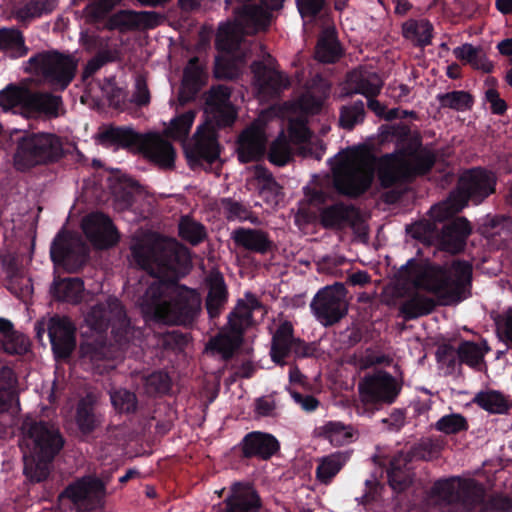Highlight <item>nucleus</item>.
Instances as JSON below:
<instances>
[{
    "label": "nucleus",
    "instance_id": "obj_1",
    "mask_svg": "<svg viewBox=\"0 0 512 512\" xmlns=\"http://www.w3.org/2000/svg\"><path fill=\"white\" fill-rule=\"evenodd\" d=\"M133 261L147 272L139 284L145 291L137 299L142 314L165 324H182L200 306L198 294L177 284L190 269L188 250L176 240L154 234L134 237Z\"/></svg>",
    "mask_w": 512,
    "mask_h": 512
},
{
    "label": "nucleus",
    "instance_id": "obj_2",
    "mask_svg": "<svg viewBox=\"0 0 512 512\" xmlns=\"http://www.w3.org/2000/svg\"><path fill=\"white\" fill-rule=\"evenodd\" d=\"M434 161L433 153L426 149L387 154L376 161L366 147L349 148L335 156L333 185L340 194L357 197L370 188L376 167L381 185L390 187L398 181L427 172Z\"/></svg>",
    "mask_w": 512,
    "mask_h": 512
},
{
    "label": "nucleus",
    "instance_id": "obj_3",
    "mask_svg": "<svg viewBox=\"0 0 512 512\" xmlns=\"http://www.w3.org/2000/svg\"><path fill=\"white\" fill-rule=\"evenodd\" d=\"M330 85L320 80L319 86L305 93L297 103H292L287 107L285 113L289 120V136L287 139L284 132L273 141L270 146L268 157L271 163L284 166L292 158V146L297 147L299 153L305 157H313L320 160L324 154V144L318 138H312L306 127V119L303 114L294 117L297 110L305 114H314L318 112L328 96Z\"/></svg>",
    "mask_w": 512,
    "mask_h": 512
},
{
    "label": "nucleus",
    "instance_id": "obj_4",
    "mask_svg": "<svg viewBox=\"0 0 512 512\" xmlns=\"http://www.w3.org/2000/svg\"><path fill=\"white\" fill-rule=\"evenodd\" d=\"M283 1L261 0V6L245 5L236 13L233 23L220 25L216 45L227 55L216 58L214 70L216 77L233 79L239 75L242 60L236 57L232 61V57L239 49L243 36L265 29L270 21V11L279 9Z\"/></svg>",
    "mask_w": 512,
    "mask_h": 512
},
{
    "label": "nucleus",
    "instance_id": "obj_5",
    "mask_svg": "<svg viewBox=\"0 0 512 512\" xmlns=\"http://www.w3.org/2000/svg\"><path fill=\"white\" fill-rule=\"evenodd\" d=\"M472 274L467 262H453L448 269L427 261L411 259L402 267L399 277L417 289L430 292L442 304L459 302L466 297Z\"/></svg>",
    "mask_w": 512,
    "mask_h": 512
},
{
    "label": "nucleus",
    "instance_id": "obj_6",
    "mask_svg": "<svg viewBox=\"0 0 512 512\" xmlns=\"http://www.w3.org/2000/svg\"><path fill=\"white\" fill-rule=\"evenodd\" d=\"M496 177L483 169H472L459 179L457 190L450 197L430 209V220H423L412 227L413 236L428 239L433 236L436 222H442L453 216L466 205L468 200L479 204L495 190Z\"/></svg>",
    "mask_w": 512,
    "mask_h": 512
},
{
    "label": "nucleus",
    "instance_id": "obj_7",
    "mask_svg": "<svg viewBox=\"0 0 512 512\" xmlns=\"http://www.w3.org/2000/svg\"><path fill=\"white\" fill-rule=\"evenodd\" d=\"M231 91L227 86L213 87L206 100V113L210 120L197 128L194 143L185 148L186 156L190 162L205 161L212 163L219 157L215 125L229 126L237 116L236 110L230 103Z\"/></svg>",
    "mask_w": 512,
    "mask_h": 512
},
{
    "label": "nucleus",
    "instance_id": "obj_8",
    "mask_svg": "<svg viewBox=\"0 0 512 512\" xmlns=\"http://www.w3.org/2000/svg\"><path fill=\"white\" fill-rule=\"evenodd\" d=\"M21 449L24 473L33 481H42L49 474V463L59 452L63 440L54 426L43 422L25 423Z\"/></svg>",
    "mask_w": 512,
    "mask_h": 512
},
{
    "label": "nucleus",
    "instance_id": "obj_9",
    "mask_svg": "<svg viewBox=\"0 0 512 512\" xmlns=\"http://www.w3.org/2000/svg\"><path fill=\"white\" fill-rule=\"evenodd\" d=\"M100 139L105 144L141 152L145 158L161 168H172L174 165V148L159 134L142 135L130 127H110L101 133Z\"/></svg>",
    "mask_w": 512,
    "mask_h": 512
},
{
    "label": "nucleus",
    "instance_id": "obj_10",
    "mask_svg": "<svg viewBox=\"0 0 512 512\" xmlns=\"http://www.w3.org/2000/svg\"><path fill=\"white\" fill-rule=\"evenodd\" d=\"M85 323L96 334H102L111 326V334L118 343L129 342L141 334L130 325L120 301L114 297L91 306L85 314Z\"/></svg>",
    "mask_w": 512,
    "mask_h": 512
},
{
    "label": "nucleus",
    "instance_id": "obj_11",
    "mask_svg": "<svg viewBox=\"0 0 512 512\" xmlns=\"http://www.w3.org/2000/svg\"><path fill=\"white\" fill-rule=\"evenodd\" d=\"M24 70L41 77L56 90H64L74 79L77 70L76 59L57 51L38 53L25 62Z\"/></svg>",
    "mask_w": 512,
    "mask_h": 512
},
{
    "label": "nucleus",
    "instance_id": "obj_12",
    "mask_svg": "<svg viewBox=\"0 0 512 512\" xmlns=\"http://www.w3.org/2000/svg\"><path fill=\"white\" fill-rule=\"evenodd\" d=\"M62 153L59 138L53 134H33L24 137L14 156L17 169L25 170L37 164L57 159Z\"/></svg>",
    "mask_w": 512,
    "mask_h": 512
},
{
    "label": "nucleus",
    "instance_id": "obj_13",
    "mask_svg": "<svg viewBox=\"0 0 512 512\" xmlns=\"http://www.w3.org/2000/svg\"><path fill=\"white\" fill-rule=\"evenodd\" d=\"M401 389L402 380L384 370L365 375L358 384L360 402L365 406L392 404Z\"/></svg>",
    "mask_w": 512,
    "mask_h": 512
},
{
    "label": "nucleus",
    "instance_id": "obj_14",
    "mask_svg": "<svg viewBox=\"0 0 512 512\" xmlns=\"http://www.w3.org/2000/svg\"><path fill=\"white\" fill-rule=\"evenodd\" d=\"M347 291L343 284L335 283L319 290L310 307L315 318L324 326L340 321L348 311Z\"/></svg>",
    "mask_w": 512,
    "mask_h": 512
},
{
    "label": "nucleus",
    "instance_id": "obj_15",
    "mask_svg": "<svg viewBox=\"0 0 512 512\" xmlns=\"http://www.w3.org/2000/svg\"><path fill=\"white\" fill-rule=\"evenodd\" d=\"M433 492L446 502H460L467 511H470L474 503L481 499L483 487L472 479L451 478L436 482Z\"/></svg>",
    "mask_w": 512,
    "mask_h": 512
},
{
    "label": "nucleus",
    "instance_id": "obj_16",
    "mask_svg": "<svg viewBox=\"0 0 512 512\" xmlns=\"http://www.w3.org/2000/svg\"><path fill=\"white\" fill-rule=\"evenodd\" d=\"M62 496L71 500L77 512H88L103 505L105 486L99 479L88 476L68 486Z\"/></svg>",
    "mask_w": 512,
    "mask_h": 512
},
{
    "label": "nucleus",
    "instance_id": "obj_17",
    "mask_svg": "<svg viewBox=\"0 0 512 512\" xmlns=\"http://www.w3.org/2000/svg\"><path fill=\"white\" fill-rule=\"evenodd\" d=\"M269 114V112H265L260 115L258 119L240 134L237 147L240 162L257 161L264 155L266 143L264 124Z\"/></svg>",
    "mask_w": 512,
    "mask_h": 512
},
{
    "label": "nucleus",
    "instance_id": "obj_18",
    "mask_svg": "<svg viewBox=\"0 0 512 512\" xmlns=\"http://www.w3.org/2000/svg\"><path fill=\"white\" fill-rule=\"evenodd\" d=\"M76 328L67 317L54 316L48 322V334L54 355L68 358L76 347Z\"/></svg>",
    "mask_w": 512,
    "mask_h": 512
},
{
    "label": "nucleus",
    "instance_id": "obj_19",
    "mask_svg": "<svg viewBox=\"0 0 512 512\" xmlns=\"http://www.w3.org/2000/svg\"><path fill=\"white\" fill-rule=\"evenodd\" d=\"M86 237L97 248H108L117 243L119 236L111 220L102 213H92L82 221Z\"/></svg>",
    "mask_w": 512,
    "mask_h": 512
},
{
    "label": "nucleus",
    "instance_id": "obj_20",
    "mask_svg": "<svg viewBox=\"0 0 512 512\" xmlns=\"http://www.w3.org/2000/svg\"><path fill=\"white\" fill-rule=\"evenodd\" d=\"M254 86L261 99L279 93L289 85L288 78L278 70L261 63H253Z\"/></svg>",
    "mask_w": 512,
    "mask_h": 512
},
{
    "label": "nucleus",
    "instance_id": "obj_21",
    "mask_svg": "<svg viewBox=\"0 0 512 512\" xmlns=\"http://www.w3.org/2000/svg\"><path fill=\"white\" fill-rule=\"evenodd\" d=\"M303 343L293 336V326L290 322H283L276 330L272 339L271 357L272 360L283 365L284 358L291 352L297 355L304 354L302 352Z\"/></svg>",
    "mask_w": 512,
    "mask_h": 512
},
{
    "label": "nucleus",
    "instance_id": "obj_22",
    "mask_svg": "<svg viewBox=\"0 0 512 512\" xmlns=\"http://www.w3.org/2000/svg\"><path fill=\"white\" fill-rule=\"evenodd\" d=\"M160 17L154 12L120 11L112 15L108 21L110 29L121 32L136 29H150L156 27Z\"/></svg>",
    "mask_w": 512,
    "mask_h": 512
},
{
    "label": "nucleus",
    "instance_id": "obj_23",
    "mask_svg": "<svg viewBox=\"0 0 512 512\" xmlns=\"http://www.w3.org/2000/svg\"><path fill=\"white\" fill-rule=\"evenodd\" d=\"M313 436L329 442L334 447H341L352 443L358 437V433L350 424L330 420L316 426Z\"/></svg>",
    "mask_w": 512,
    "mask_h": 512
},
{
    "label": "nucleus",
    "instance_id": "obj_24",
    "mask_svg": "<svg viewBox=\"0 0 512 512\" xmlns=\"http://www.w3.org/2000/svg\"><path fill=\"white\" fill-rule=\"evenodd\" d=\"M231 238L238 247L258 254H266L273 247L269 234L260 229L237 228Z\"/></svg>",
    "mask_w": 512,
    "mask_h": 512
},
{
    "label": "nucleus",
    "instance_id": "obj_25",
    "mask_svg": "<svg viewBox=\"0 0 512 512\" xmlns=\"http://www.w3.org/2000/svg\"><path fill=\"white\" fill-rule=\"evenodd\" d=\"M242 449L247 457L258 456L267 459L279 449V443L270 434L252 432L244 438Z\"/></svg>",
    "mask_w": 512,
    "mask_h": 512
},
{
    "label": "nucleus",
    "instance_id": "obj_26",
    "mask_svg": "<svg viewBox=\"0 0 512 512\" xmlns=\"http://www.w3.org/2000/svg\"><path fill=\"white\" fill-rule=\"evenodd\" d=\"M259 499L248 486L239 483L232 487V495L226 499L225 512H257Z\"/></svg>",
    "mask_w": 512,
    "mask_h": 512
},
{
    "label": "nucleus",
    "instance_id": "obj_27",
    "mask_svg": "<svg viewBox=\"0 0 512 512\" xmlns=\"http://www.w3.org/2000/svg\"><path fill=\"white\" fill-rule=\"evenodd\" d=\"M260 307L258 300L252 294H246L240 299L235 309L228 317L230 330L236 333H242L252 322V312Z\"/></svg>",
    "mask_w": 512,
    "mask_h": 512
},
{
    "label": "nucleus",
    "instance_id": "obj_28",
    "mask_svg": "<svg viewBox=\"0 0 512 512\" xmlns=\"http://www.w3.org/2000/svg\"><path fill=\"white\" fill-rule=\"evenodd\" d=\"M40 113L55 118L63 113V103L60 96L50 93H33L30 91L27 114Z\"/></svg>",
    "mask_w": 512,
    "mask_h": 512
},
{
    "label": "nucleus",
    "instance_id": "obj_29",
    "mask_svg": "<svg viewBox=\"0 0 512 512\" xmlns=\"http://www.w3.org/2000/svg\"><path fill=\"white\" fill-rule=\"evenodd\" d=\"M85 247L78 236L59 234L52 243L50 254L54 262H64L74 254H84Z\"/></svg>",
    "mask_w": 512,
    "mask_h": 512
},
{
    "label": "nucleus",
    "instance_id": "obj_30",
    "mask_svg": "<svg viewBox=\"0 0 512 512\" xmlns=\"http://www.w3.org/2000/svg\"><path fill=\"white\" fill-rule=\"evenodd\" d=\"M350 458L349 452L337 451L318 459L316 477L319 482L328 484L339 473Z\"/></svg>",
    "mask_w": 512,
    "mask_h": 512
},
{
    "label": "nucleus",
    "instance_id": "obj_31",
    "mask_svg": "<svg viewBox=\"0 0 512 512\" xmlns=\"http://www.w3.org/2000/svg\"><path fill=\"white\" fill-rule=\"evenodd\" d=\"M471 233V226L465 218H456L448 224L442 236L445 248L451 252L462 249L465 239Z\"/></svg>",
    "mask_w": 512,
    "mask_h": 512
},
{
    "label": "nucleus",
    "instance_id": "obj_32",
    "mask_svg": "<svg viewBox=\"0 0 512 512\" xmlns=\"http://www.w3.org/2000/svg\"><path fill=\"white\" fill-rule=\"evenodd\" d=\"M349 85L354 93L366 98L375 97L381 90L382 80L375 72L354 71L349 75Z\"/></svg>",
    "mask_w": 512,
    "mask_h": 512
},
{
    "label": "nucleus",
    "instance_id": "obj_33",
    "mask_svg": "<svg viewBox=\"0 0 512 512\" xmlns=\"http://www.w3.org/2000/svg\"><path fill=\"white\" fill-rule=\"evenodd\" d=\"M30 90L17 85H8L0 91V107L4 111L27 113Z\"/></svg>",
    "mask_w": 512,
    "mask_h": 512
},
{
    "label": "nucleus",
    "instance_id": "obj_34",
    "mask_svg": "<svg viewBox=\"0 0 512 512\" xmlns=\"http://www.w3.org/2000/svg\"><path fill=\"white\" fill-rule=\"evenodd\" d=\"M209 291L206 307L211 317H216L227 300V290L223 277L219 273H211L207 279Z\"/></svg>",
    "mask_w": 512,
    "mask_h": 512
},
{
    "label": "nucleus",
    "instance_id": "obj_35",
    "mask_svg": "<svg viewBox=\"0 0 512 512\" xmlns=\"http://www.w3.org/2000/svg\"><path fill=\"white\" fill-rule=\"evenodd\" d=\"M94 404L95 399L88 395L77 405L75 421L79 430L84 434L91 433L102 422L101 415L94 411Z\"/></svg>",
    "mask_w": 512,
    "mask_h": 512
},
{
    "label": "nucleus",
    "instance_id": "obj_36",
    "mask_svg": "<svg viewBox=\"0 0 512 512\" xmlns=\"http://www.w3.org/2000/svg\"><path fill=\"white\" fill-rule=\"evenodd\" d=\"M435 302L432 298L419 292H412L403 301L400 312L407 320L415 319L432 312Z\"/></svg>",
    "mask_w": 512,
    "mask_h": 512
},
{
    "label": "nucleus",
    "instance_id": "obj_37",
    "mask_svg": "<svg viewBox=\"0 0 512 512\" xmlns=\"http://www.w3.org/2000/svg\"><path fill=\"white\" fill-rule=\"evenodd\" d=\"M83 282L79 278H65L55 280L51 287V293L58 301L77 303L82 297Z\"/></svg>",
    "mask_w": 512,
    "mask_h": 512
},
{
    "label": "nucleus",
    "instance_id": "obj_38",
    "mask_svg": "<svg viewBox=\"0 0 512 512\" xmlns=\"http://www.w3.org/2000/svg\"><path fill=\"white\" fill-rule=\"evenodd\" d=\"M355 215L352 206L335 204L322 210L321 223L327 228H340L351 222Z\"/></svg>",
    "mask_w": 512,
    "mask_h": 512
},
{
    "label": "nucleus",
    "instance_id": "obj_39",
    "mask_svg": "<svg viewBox=\"0 0 512 512\" xmlns=\"http://www.w3.org/2000/svg\"><path fill=\"white\" fill-rule=\"evenodd\" d=\"M433 27L427 20L406 21L402 26L403 36L419 46H426L431 42Z\"/></svg>",
    "mask_w": 512,
    "mask_h": 512
},
{
    "label": "nucleus",
    "instance_id": "obj_40",
    "mask_svg": "<svg viewBox=\"0 0 512 512\" xmlns=\"http://www.w3.org/2000/svg\"><path fill=\"white\" fill-rule=\"evenodd\" d=\"M453 53L457 59L471 65L475 69L489 72L493 67L483 50L471 44H463L462 46L456 47Z\"/></svg>",
    "mask_w": 512,
    "mask_h": 512
},
{
    "label": "nucleus",
    "instance_id": "obj_41",
    "mask_svg": "<svg viewBox=\"0 0 512 512\" xmlns=\"http://www.w3.org/2000/svg\"><path fill=\"white\" fill-rule=\"evenodd\" d=\"M341 55V48L334 30L327 29L321 34L316 46V58L325 63L336 61Z\"/></svg>",
    "mask_w": 512,
    "mask_h": 512
},
{
    "label": "nucleus",
    "instance_id": "obj_42",
    "mask_svg": "<svg viewBox=\"0 0 512 512\" xmlns=\"http://www.w3.org/2000/svg\"><path fill=\"white\" fill-rule=\"evenodd\" d=\"M0 48L14 58L22 57L28 52L22 34L14 28L0 29Z\"/></svg>",
    "mask_w": 512,
    "mask_h": 512
},
{
    "label": "nucleus",
    "instance_id": "obj_43",
    "mask_svg": "<svg viewBox=\"0 0 512 512\" xmlns=\"http://www.w3.org/2000/svg\"><path fill=\"white\" fill-rule=\"evenodd\" d=\"M407 464V456L404 454L397 455L392 461L390 465V469L388 470V478L390 486L395 491L404 490L410 483V474L405 466Z\"/></svg>",
    "mask_w": 512,
    "mask_h": 512
},
{
    "label": "nucleus",
    "instance_id": "obj_44",
    "mask_svg": "<svg viewBox=\"0 0 512 512\" xmlns=\"http://www.w3.org/2000/svg\"><path fill=\"white\" fill-rule=\"evenodd\" d=\"M241 333L231 330L230 333H220L218 336L210 340L207 349L215 351L222 355L223 358H229L234 350L240 344Z\"/></svg>",
    "mask_w": 512,
    "mask_h": 512
},
{
    "label": "nucleus",
    "instance_id": "obj_45",
    "mask_svg": "<svg viewBox=\"0 0 512 512\" xmlns=\"http://www.w3.org/2000/svg\"><path fill=\"white\" fill-rule=\"evenodd\" d=\"M17 379L9 367L0 368V412L7 409L16 393Z\"/></svg>",
    "mask_w": 512,
    "mask_h": 512
},
{
    "label": "nucleus",
    "instance_id": "obj_46",
    "mask_svg": "<svg viewBox=\"0 0 512 512\" xmlns=\"http://www.w3.org/2000/svg\"><path fill=\"white\" fill-rule=\"evenodd\" d=\"M195 119V112L189 110L170 121L165 134L175 140H185Z\"/></svg>",
    "mask_w": 512,
    "mask_h": 512
},
{
    "label": "nucleus",
    "instance_id": "obj_47",
    "mask_svg": "<svg viewBox=\"0 0 512 512\" xmlns=\"http://www.w3.org/2000/svg\"><path fill=\"white\" fill-rule=\"evenodd\" d=\"M476 508H478L477 512H512V500L502 495L485 498L483 492L481 499L474 503L470 511Z\"/></svg>",
    "mask_w": 512,
    "mask_h": 512
},
{
    "label": "nucleus",
    "instance_id": "obj_48",
    "mask_svg": "<svg viewBox=\"0 0 512 512\" xmlns=\"http://www.w3.org/2000/svg\"><path fill=\"white\" fill-rule=\"evenodd\" d=\"M474 403L490 413H503L507 409L505 398L497 391L479 392Z\"/></svg>",
    "mask_w": 512,
    "mask_h": 512
},
{
    "label": "nucleus",
    "instance_id": "obj_49",
    "mask_svg": "<svg viewBox=\"0 0 512 512\" xmlns=\"http://www.w3.org/2000/svg\"><path fill=\"white\" fill-rule=\"evenodd\" d=\"M435 428L446 435L457 434L468 430L467 419L459 413H451L442 416L436 423Z\"/></svg>",
    "mask_w": 512,
    "mask_h": 512
},
{
    "label": "nucleus",
    "instance_id": "obj_50",
    "mask_svg": "<svg viewBox=\"0 0 512 512\" xmlns=\"http://www.w3.org/2000/svg\"><path fill=\"white\" fill-rule=\"evenodd\" d=\"M179 234L184 240L193 245L203 241L206 236L204 226L189 217H183L181 219L179 223Z\"/></svg>",
    "mask_w": 512,
    "mask_h": 512
},
{
    "label": "nucleus",
    "instance_id": "obj_51",
    "mask_svg": "<svg viewBox=\"0 0 512 512\" xmlns=\"http://www.w3.org/2000/svg\"><path fill=\"white\" fill-rule=\"evenodd\" d=\"M0 346L4 352L11 355H22L29 350V339L22 333L14 331L4 338H0Z\"/></svg>",
    "mask_w": 512,
    "mask_h": 512
},
{
    "label": "nucleus",
    "instance_id": "obj_52",
    "mask_svg": "<svg viewBox=\"0 0 512 512\" xmlns=\"http://www.w3.org/2000/svg\"><path fill=\"white\" fill-rule=\"evenodd\" d=\"M364 115V104L362 101H358L342 108L339 121L343 128L352 129L364 120Z\"/></svg>",
    "mask_w": 512,
    "mask_h": 512
},
{
    "label": "nucleus",
    "instance_id": "obj_53",
    "mask_svg": "<svg viewBox=\"0 0 512 512\" xmlns=\"http://www.w3.org/2000/svg\"><path fill=\"white\" fill-rule=\"evenodd\" d=\"M58 0H30L25 8L18 12L22 19L39 17L52 12L57 6Z\"/></svg>",
    "mask_w": 512,
    "mask_h": 512
},
{
    "label": "nucleus",
    "instance_id": "obj_54",
    "mask_svg": "<svg viewBox=\"0 0 512 512\" xmlns=\"http://www.w3.org/2000/svg\"><path fill=\"white\" fill-rule=\"evenodd\" d=\"M114 408L119 412L130 413L136 410V396L126 389H119L110 394Z\"/></svg>",
    "mask_w": 512,
    "mask_h": 512
},
{
    "label": "nucleus",
    "instance_id": "obj_55",
    "mask_svg": "<svg viewBox=\"0 0 512 512\" xmlns=\"http://www.w3.org/2000/svg\"><path fill=\"white\" fill-rule=\"evenodd\" d=\"M204 72L197 59H191L184 70L183 84L197 90L204 82Z\"/></svg>",
    "mask_w": 512,
    "mask_h": 512
},
{
    "label": "nucleus",
    "instance_id": "obj_56",
    "mask_svg": "<svg viewBox=\"0 0 512 512\" xmlns=\"http://www.w3.org/2000/svg\"><path fill=\"white\" fill-rule=\"evenodd\" d=\"M439 101L443 107H449L459 111H463L471 105V97L464 91H454L440 95Z\"/></svg>",
    "mask_w": 512,
    "mask_h": 512
},
{
    "label": "nucleus",
    "instance_id": "obj_57",
    "mask_svg": "<svg viewBox=\"0 0 512 512\" xmlns=\"http://www.w3.org/2000/svg\"><path fill=\"white\" fill-rule=\"evenodd\" d=\"M458 354L461 361L470 366L478 365L484 357L483 349L471 342L462 343L458 348Z\"/></svg>",
    "mask_w": 512,
    "mask_h": 512
},
{
    "label": "nucleus",
    "instance_id": "obj_58",
    "mask_svg": "<svg viewBox=\"0 0 512 512\" xmlns=\"http://www.w3.org/2000/svg\"><path fill=\"white\" fill-rule=\"evenodd\" d=\"M489 87L485 91V101L489 104L490 110L494 114L501 115L507 110L506 102L500 97L498 91L493 88V79H488L486 81Z\"/></svg>",
    "mask_w": 512,
    "mask_h": 512
},
{
    "label": "nucleus",
    "instance_id": "obj_59",
    "mask_svg": "<svg viewBox=\"0 0 512 512\" xmlns=\"http://www.w3.org/2000/svg\"><path fill=\"white\" fill-rule=\"evenodd\" d=\"M169 378L163 372H154L145 379L146 391L150 394L163 393L169 389Z\"/></svg>",
    "mask_w": 512,
    "mask_h": 512
},
{
    "label": "nucleus",
    "instance_id": "obj_60",
    "mask_svg": "<svg viewBox=\"0 0 512 512\" xmlns=\"http://www.w3.org/2000/svg\"><path fill=\"white\" fill-rule=\"evenodd\" d=\"M254 176L258 181L261 192L269 190L271 193L277 194L279 192V186L273 179L272 175L262 166H256L253 170Z\"/></svg>",
    "mask_w": 512,
    "mask_h": 512
},
{
    "label": "nucleus",
    "instance_id": "obj_61",
    "mask_svg": "<svg viewBox=\"0 0 512 512\" xmlns=\"http://www.w3.org/2000/svg\"><path fill=\"white\" fill-rule=\"evenodd\" d=\"M497 327L505 340L512 343V308H508L499 316Z\"/></svg>",
    "mask_w": 512,
    "mask_h": 512
},
{
    "label": "nucleus",
    "instance_id": "obj_62",
    "mask_svg": "<svg viewBox=\"0 0 512 512\" xmlns=\"http://www.w3.org/2000/svg\"><path fill=\"white\" fill-rule=\"evenodd\" d=\"M121 0H100L98 3L89 5L87 12L95 19L102 18L110 9H112Z\"/></svg>",
    "mask_w": 512,
    "mask_h": 512
},
{
    "label": "nucleus",
    "instance_id": "obj_63",
    "mask_svg": "<svg viewBox=\"0 0 512 512\" xmlns=\"http://www.w3.org/2000/svg\"><path fill=\"white\" fill-rule=\"evenodd\" d=\"M296 2L302 17L316 15L324 4V0H296Z\"/></svg>",
    "mask_w": 512,
    "mask_h": 512
},
{
    "label": "nucleus",
    "instance_id": "obj_64",
    "mask_svg": "<svg viewBox=\"0 0 512 512\" xmlns=\"http://www.w3.org/2000/svg\"><path fill=\"white\" fill-rule=\"evenodd\" d=\"M81 352L84 357H87L92 362L107 357L106 347L101 344L98 348L92 342L81 345Z\"/></svg>",
    "mask_w": 512,
    "mask_h": 512
}]
</instances>
